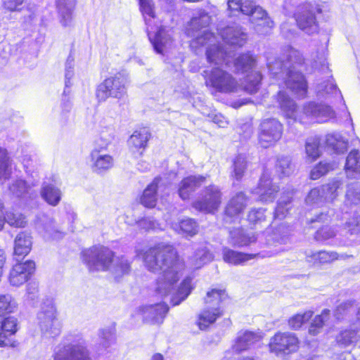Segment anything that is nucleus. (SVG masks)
Returning <instances> with one entry per match:
<instances>
[{
    "label": "nucleus",
    "mask_w": 360,
    "mask_h": 360,
    "mask_svg": "<svg viewBox=\"0 0 360 360\" xmlns=\"http://www.w3.org/2000/svg\"><path fill=\"white\" fill-rule=\"evenodd\" d=\"M257 254H248L237 252L231 249L223 251V259L225 262L233 265H238L257 257Z\"/></svg>",
    "instance_id": "nucleus-27"
},
{
    "label": "nucleus",
    "mask_w": 360,
    "mask_h": 360,
    "mask_svg": "<svg viewBox=\"0 0 360 360\" xmlns=\"http://www.w3.org/2000/svg\"><path fill=\"white\" fill-rule=\"evenodd\" d=\"M115 253L109 248L103 245H93L84 250L81 253L82 262L89 271H108L112 265Z\"/></svg>",
    "instance_id": "nucleus-4"
},
{
    "label": "nucleus",
    "mask_w": 360,
    "mask_h": 360,
    "mask_svg": "<svg viewBox=\"0 0 360 360\" xmlns=\"http://www.w3.org/2000/svg\"><path fill=\"white\" fill-rule=\"evenodd\" d=\"M5 221L6 219L5 214H4V205L1 201L0 200V231L3 229Z\"/></svg>",
    "instance_id": "nucleus-55"
},
{
    "label": "nucleus",
    "mask_w": 360,
    "mask_h": 360,
    "mask_svg": "<svg viewBox=\"0 0 360 360\" xmlns=\"http://www.w3.org/2000/svg\"><path fill=\"white\" fill-rule=\"evenodd\" d=\"M169 307L165 302L156 303L143 306L139 308L138 313L142 316L145 323L150 322L153 325H160L163 323Z\"/></svg>",
    "instance_id": "nucleus-16"
},
{
    "label": "nucleus",
    "mask_w": 360,
    "mask_h": 360,
    "mask_svg": "<svg viewBox=\"0 0 360 360\" xmlns=\"http://www.w3.org/2000/svg\"><path fill=\"white\" fill-rule=\"evenodd\" d=\"M151 360H164V357L162 354L155 353L153 355Z\"/></svg>",
    "instance_id": "nucleus-57"
},
{
    "label": "nucleus",
    "mask_w": 360,
    "mask_h": 360,
    "mask_svg": "<svg viewBox=\"0 0 360 360\" xmlns=\"http://www.w3.org/2000/svg\"><path fill=\"white\" fill-rule=\"evenodd\" d=\"M199 20H200V19H198V18H193L191 22V24L195 25L198 24Z\"/></svg>",
    "instance_id": "nucleus-58"
},
{
    "label": "nucleus",
    "mask_w": 360,
    "mask_h": 360,
    "mask_svg": "<svg viewBox=\"0 0 360 360\" xmlns=\"http://www.w3.org/2000/svg\"><path fill=\"white\" fill-rule=\"evenodd\" d=\"M69 335L64 338L62 346L53 355V360H92L87 347Z\"/></svg>",
    "instance_id": "nucleus-11"
},
{
    "label": "nucleus",
    "mask_w": 360,
    "mask_h": 360,
    "mask_svg": "<svg viewBox=\"0 0 360 360\" xmlns=\"http://www.w3.org/2000/svg\"><path fill=\"white\" fill-rule=\"evenodd\" d=\"M192 290L191 279L189 277L185 278L178 288L176 295L171 298V304L176 306L186 300Z\"/></svg>",
    "instance_id": "nucleus-29"
},
{
    "label": "nucleus",
    "mask_w": 360,
    "mask_h": 360,
    "mask_svg": "<svg viewBox=\"0 0 360 360\" xmlns=\"http://www.w3.org/2000/svg\"><path fill=\"white\" fill-rule=\"evenodd\" d=\"M248 198L243 192L236 193L226 204L224 211V220L233 222L239 218L247 207Z\"/></svg>",
    "instance_id": "nucleus-15"
},
{
    "label": "nucleus",
    "mask_w": 360,
    "mask_h": 360,
    "mask_svg": "<svg viewBox=\"0 0 360 360\" xmlns=\"http://www.w3.org/2000/svg\"><path fill=\"white\" fill-rule=\"evenodd\" d=\"M225 55L226 52L219 45H211L206 50L207 60L210 63H218L221 59H224Z\"/></svg>",
    "instance_id": "nucleus-39"
},
{
    "label": "nucleus",
    "mask_w": 360,
    "mask_h": 360,
    "mask_svg": "<svg viewBox=\"0 0 360 360\" xmlns=\"http://www.w3.org/2000/svg\"><path fill=\"white\" fill-rule=\"evenodd\" d=\"M276 101L281 109L285 112H294L296 105L294 101L284 91H279L276 95Z\"/></svg>",
    "instance_id": "nucleus-36"
},
{
    "label": "nucleus",
    "mask_w": 360,
    "mask_h": 360,
    "mask_svg": "<svg viewBox=\"0 0 360 360\" xmlns=\"http://www.w3.org/2000/svg\"><path fill=\"white\" fill-rule=\"evenodd\" d=\"M206 181L202 175H190L184 177L179 184L178 193L183 200L189 199L195 190Z\"/></svg>",
    "instance_id": "nucleus-19"
},
{
    "label": "nucleus",
    "mask_w": 360,
    "mask_h": 360,
    "mask_svg": "<svg viewBox=\"0 0 360 360\" xmlns=\"http://www.w3.org/2000/svg\"><path fill=\"white\" fill-rule=\"evenodd\" d=\"M257 63V55L250 51L239 54L233 61L237 73H248L245 77V88L251 94L258 91L262 80V75L259 71H252Z\"/></svg>",
    "instance_id": "nucleus-3"
},
{
    "label": "nucleus",
    "mask_w": 360,
    "mask_h": 360,
    "mask_svg": "<svg viewBox=\"0 0 360 360\" xmlns=\"http://www.w3.org/2000/svg\"><path fill=\"white\" fill-rule=\"evenodd\" d=\"M32 241L31 237L25 232L19 233L14 240L13 255L20 259H23L31 251Z\"/></svg>",
    "instance_id": "nucleus-25"
},
{
    "label": "nucleus",
    "mask_w": 360,
    "mask_h": 360,
    "mask_svg": "<svg viewBox=\"0 0 360 360\" xmlns=\"http://www.w3.org/2000/svg\"><path fill=\"white\" fill-rule=\"evenodd\" d=\"M266 217L264 213V210L261 208H253L250 210L247 215L248 221L252 225H255L258 223H261L265 221Z\"/></svg>",
    "instance_id": "nucleus-46"
},
{
    "label": "nucleus",
    "mask_w": 360,
    "mask_h": 360,
    "mask_svg": "<svg viewBox=\"0 0 360 360\" xmlns=\"http://www.w3.org/2000/svg\"><path fill=\"white\" fill-rule=\"evenodd\" d=\"M320 139L314 137L309 139L305 143L307 160L311 163L316 161L321 155Z\"/></svg>",
    "instance_id": "nucleus-31"
},
{
    "label": "nucleus",
    "mask_w": 360,
    "mask_h": 360,
    "mask_svg": "<svg viewBox=\"0 0 360 360\" xmlns=\"http://www.w3.org/2000/svg\"><path fill=\"white\" fill-rule=\"evenodd\" d=\"M252 7V11L250 13H246V15L250 17V21L255 25L257 30L265 34L269 32L274 26V21L261 6L255 3Z\"/></svg>",
    "instance_id": "nucleus-18"
},
{
    "label": "nucleus",
    "mask_w": 360,
    "mask_h": 360,
    "mask_svg": "<svg viewBox=\"0 0 360 360\" xmlns=\"http://www.w3.org/2000/svg\"><path fill=\"white\" fill-rule=\"evenodd\" d=\"M321 13H322V9L319 6L304 3L297 7L293 17L297 26L300 30L311 33L318 29L319 25L316 15Z\"/></svg>",
    "instance_id": "nucleus-12"
},
{
    "label": "nucleus",
    "mask_w": 360,
    "mask_h": 360,
    "mask_svg": "<svg viewBox=\"0 0 360 360\" xmlns=\"http://www.w3.org/2000/svg\"><path fill=\"white\" fill-rule=\"evenodd\" d=\"M161 181L160 176L155 177L143 190L140 196V203L146 208H154L158 202V190Z\"/></svg>",
    "instance_id": "nucleus-21"
},
{
    "label": "nucleus",
    "mask_w": 360,
    "mask_h": 360,
    "mask_svg": "<svg viewBox=\"0 0 360 360\" xmlns=\"http://www.w3.org/2000/svg\"><path fill=\"white\" fill-rule=\"evenodd\" d=\"M104 148H94L90 153L91 169L97 174H103L111 169L115 165V160L112 155L103 154Z\"/></svg>",
    "instance_id": "nucleus-17"
},
{
    "label": "nucleus",
    "mask_w": 360,
    "mask_h": 360,
    "mask_svg": "<svg viewBox=\"0 0 360 360\" xmlns=\"http://www.w3.org/2000/svg\"><path fill=\"white\" fill-rule=\"evenodd\" d=\"M345 169L347 172H360V153L358 150H352L347 157Z\"/></svg>",
    "instance_id": "nucleus-37"
},
{
    "label": "nucleus",
    "mask_w": 360,
    "mask_h": 360,
    "mask_svg": "<svg viewBox=\"0 0 360 360\" xmlns=\"http://www.w3.org/2000/svg\"><path fill=\"white\" fill-rule=\"evenodd\" d=\"M35 268V262L31 259L15 263L8 272V283L15 287L22 285L31 278Z\"/></svg>",
    "instance_id": "nucleus-13"
},
{
    "label": "nucleus",
    "mask_w": 360,
    "mask_h": 360,
    "mask_svg": "<svg viewBox=\"0 0 360 360\" xmlns=\"http://www.w3.org/2000/svg\"><path fill=\"white\" fill-rule=\"evenodd\" d=\"M18 307L11 295L0 294V347L14 348L18 345L14 337L20 329L19 321L12 315Z\"/></svg>",
    "instance_id": "nucleus-2"
},
{
    "label": "nucleus",
    "mask_w": 360,
    "mask_h": 360,
    "mask_svg": "<svg viewBox=\"0 0 360 360\" xmlns=\"http://www.w3.org/2000/svg\"><path fill=\"white\" fill-rule=\"evenodd\" d=\"M41 196L44 200L52 206H56L60 200V191L52 185H46L42 188Z\"/></svg>",
    "instance_id": "nucleus-35"
},
{
    "label": "nucleus",
    "mask_w": 360,
    "mask_h": 360,
    "mask_svg": "<svg viewBox=\"0 0 360 360\" xmlns=\"http://www.w3.org/2000/svg\"><path fill=\"white\" fill-rule=\"evenodd\" d=\"M353 305L352 301H345L339 304L334 309V316L336 319L340 320L349 311Z\"/></svg>",
    "instance_id": "nucleus-50"
},
{
    "label": "nucleus",
    "mask_w": 360,
    "mask_h": 360,
    "mask_svg": "<svg viewBox=\"0 0 360 360\" xmlns=\"http://www.w3.org/2000/svg\"><path fill=\"white\" fill-rule=\"evenodd\" d=\"M300 341L297 335L290 332H276L269 340L268 348L276 356H286L297 352Z\"/></svg>",
    "instance_id": "nucleus-10"
},
{
    "label": "nucleus",
    "mask_w": 360,
    "mask_h": 360,
    "mask_svg": "<svg viewBox=\"0 0 360 360\" xmlns=\"http://www.w3.org/2000/svg\"><path fill=\"white\" fill-rule=\"evenodd\" d=\"M341 185V181L333 179L325 186L326 192L331 195H335L337 191L340 188Z\"/></svg>",
    "instance_id": "nucleus-52"
},
{
    "label": "nucleus",
    "mask_w": 360,
    "mask_h": 360,
    "mask_svg": "<svg viewBox=\"0 0 360 360\" xmlns=\"http://www.w3.org/2000/svg\"><path fill=\"white\" fill-rule=\"evenodd\" d=\"M314 314L313 310L295 314L288 319V325L291 330H298L312 318Z\"/></svg>",
    "instance_id": "nucleus-28"
},
{
    "label": "nucleus",
    "mask_w": 360,
    "mask_h": 360,
    "mask_svg": "<svg viewBox=\"0 0 360 360\" xmlns=\"http://www.w3.org/2000/svg\"><path fill=\"white\" fill-rule=\"evenodd\" d=\"M151 138V133L146 127L135 129L128 140V146L131 155L135 158L142 157Z\"/></svg>",
    "instance_id": "nucleus-14"
},
{
    "label": "nucleus",
    "mask_w": 360,
    "mask_h": 360,
    "mask_svg": "<svg viewBox=\"0 0 360 360\" xmlns=\"http://www.w3.org/2000/svg\"><path fill=\"white\" fill-rule=\"evenodd\" d=\"M330 314L329 309H323L319 314L316 315L309 323L308 333L311 336H316L321 333Z\"/></svg>",
    "instance_id": "nucleus-26"
},
{
    "label": "nucleus",
    "mask_w": 360,
    "mask_h": 360,
    "mask_svg": "<svg viewBox=\"0 0 360 360\" xmlns=\"http://www.w3.org/2000/svg\"><path fill=\"white\" fill-rule=\"evenodd\" d=\"M27 0H4L3 7L10 11H20L22 10V6L26 2Z\"/></svg>",
    "instance_id": "nucleus-51"
},
{
    "label": "nucleus",
    "mask_w": 360,
    "mask_h": 360,
    "mask_svg": "<svg viewBox=\"0 0 360 360\" xmlns=\"http://www.w3.org/2000/svg\"><path fill=\"white\" fill-rule=\"evenodd\" d=\"M255 0H227L228 9L233 11L240 12L246 15L252 11Z\"/></svg>",
    "instance_id": "nucleus-34"
},
{
    "label": "nucleus",
    "mask_w": 360,
    "mask_h": 360,
    "mask_svg": "<svg viewBox=\"0 0 360 360\" xmlns=\"http://www.w3.org/2000/svg\"><path fill=\"white\" fill-rule=\"evenodd\" d=\"M140 11L147 21L148 18H154L155 13L153 5L148 0H143L139 2Z\"/></svg>",
    "instance_id": "nucleus-49"
},
{
    "label": "nucleus",
    "mask_w": 360,
    "mask_h": 360,
    "mask_svg": "<svg viewBox=\"0 0 360 360\" xmlns=\"http://www.w3.org/2000/svg\"><path fill=\"white\" fill-rule=\"evenodd\" d=\"M222 202L221 188L211 184L201 191L199 198L192 202V207L198 212L214 214L219 210Z\"/></svg>",
    "instance_id": "nucleus-5"
},
{
    "label": "nucleus",
    "mask_w": 360,
    "mask_h": 360,
    "mask_svg": "<svg viewBox=\"0 0 360 360\" xmlns=\"http://www.w3.org/2000/svg\"><path fill=\"white\" fill-rule=\"evenodd\" d=\"M236 238V243L238 247L248 246L257 240V237L254 234L249 235L243 232L242 229H239V232Z\"/></svg>",
    "instance_id": "nucleus-47"
},
{
    "label": "nucleus",
    "mask_w": 360,
    "mask_h": 360,
    "mask_svg": "<svg viewBox=\"0 0 360 360\" xmlns=\"http://www.w3.org/2000/svg\"><path fill=\"white\" fill-rule=\"evenodd\" d=\"M209 35V37H214V34L212 33H208L207 34Z\"/></svg>",
    "instance_id": "nucleus-59"
},
{
    "label": "nucleus",
    "mask_w": 360,
    "mask_h": 360,
    "mask_svg": "<svg viewBox=\"0 0 360 360\" xmlns=\"http://www.w3.org/2000/svg\"><path fill=\"white\" fill-rule=\"evenodd\" d=\"M357 331L353 329H345L339 333L336 342L339 345L347 347L356 341Z\"/></svg>",
    "instance_id": "nucleus-40"
},
{
    "label": "nucleus",
    "mask_w": 360,
    "mask_h": 360,
    "mask_svg": "<svg viewBox=\"0 0 360 360\" xmlns=\"http://www.w3.org/2000/svg\"><path fill=\"white\" fill-rule=\"evenodd\" d=\"M309 257L315 265L328 264L339 259V255L336 252L320 250L312 253Z\"/></svg>",
    "instance_id": "nucleus-33"
},
{
    "label": "nucleus",
    "mask_w": 360,
    "mask_h": 360,
    "mask_svg": "<svg viewBox=\"0 0 360 360\" xmlns=\"http://www.w3.org/2000/svg\"><path fill=\"white\" fill-rule=\"evenodd\" d=\"M336 236V232L329 226H323L319 228L314 233V238L318 242H325L333 238Z\"/></svg>",
    "instance_id": "nucleus-44"
},
{
    "label": "nucleus",
    "mask_w": 360,
    "mask_h": 360,
    "mask_svg": "<svg viewBox=\"0 0 360 360\" xmlns=\"http://www.w3.org/2000/svg\"><path fill=\"white\" fill-rule=\"evenodd\" d=\"M5 219L11 226L15 228H24L27 224L25 217L15 211L7 212L5 214Z\"/></svg>",
    "instance_id": "nucleus-42"
},
{
    "label": "nucleus",
    "mask_w": 360,
    "mask_h": 360,
    "mask_svg": "<svg viewBox=\"0 0 360 360\" xmlns=\"http://www.w3.org/2000/svg\"><path fill=\"white\" fill-rule=\"evenodd\" d=\"M276 169L280 178L288 176L292 172L291 161L287 157L278 158L276 160Z\"/></svg>",
    "instance_id": "nucleus-43"
},
{
    "label": "nucleus",
    "mask_w": 360,
    "mask_h": 360,
    "mask_svg": "<svg viewBox=\"0 0 360 360\" xmlns=\"http://www.w3.org/2000/svg\"><path fill=\"white\" fill-rule=\"evenodd\" d=\"M229 298L225 288H211L204 297V304L206 305H219L224 300Z\"/></svg>",
    "instance_id": "nucleus-30"
},
{
    "label": "nucleus",
    "mask_w": 360,
    "mask_h": 360,
    "mask_svg": "<svg viewBox=\"0 0 360 360\" xmlns=\"http://www.w3.org/2000/svg\"><path fill=\"white\" fill-rule=\"evenodd\" d=\"M111 335V332L109 330H101L100 331V336L102 339L107 340Z\"/></svg>",
    "instance_id": "nucleus-56"
},
{
    "label": "nucleus",
    "mask_w": 360,
    "mask_h": 360,
    "mask_svg": "<svg viewBox=\"0 0 360 360\" xmlns=\"http://www.w3.org/2000/svg\"><path fill=\"white\" fill-rule=\"evenodd\" d=\"M205 84L213 88L219 93H232L237 91L238 84L236 78L227 71L216 67L210 71L205 70L202 73Z\"/></svg>",
    "instance_id": "nucleus-6"
},
{
    "label": "nucleus",
    "mask_w": 360,
    "mask_h": 360,
    "mask_svg": "<svg viewBox=\"0 0 360 360\" xmlns=\"http://www.w3.org/2000/svg\"><path fill=\"white\" fill-rule=\"evenodd\" d=\"M131 271V262L127 259L124 255L118 257L114 266V272L116 277L129 275Z\"/></svg>",
    "instance_id": "nucleus-38"
},
{
    "label": "nucleus",
    "mask_w": 360,
    "mask_h": 360,
    "mask_svg": "<svg viewBox=\"0 0 360 360\" xmlns=\"http://www.w3.org/2000/svg\"><path fill=\"white\" fill-rule=\"evenodd\" d=\"M283 124L276 118L262 120L258 127L257 143L262 148L275 146L282 139Z\"/></svg>",
    "instance_id": "nucleus-8"
},
{
    "label": "nucleus",
    "mask_w": 360,
    "mask_h": 360,
    "mask_svg": "<svg viewBox=\"0 0 360 360\" xmlns=\"http://www.w3.org/2000/svg\"><path fill=\"white\" fill-rule=\"evenodd\" d=\"M223 312L219 307L206 308L198 316L196 325L201 330H207L211 325L222 316Z\"/></svg>",
    "instance_id": "nucleus-23"
},
{
    "label": "nucleus",
    "mask_w": 360,
    "mask_h": 360,
    "mask_svg": "<svg viewBox=\"0 0 360 360\" xmlns=\"http://www.w3.org/2000/svg\"><path fill=\"white\" fill-rule=\"evenodd\" d=\"M333 168L330 163L320 161L311 169L309 179L311 180H317L327 174L330 170H333Z\"/></svg>",
    "instance_id": "nucleus-41"
},
{
    "label": "nucleus",
    "mask_w": 360,
    "mask_h": 360,
    "mask_svg": "<svg viewBox=\"0 0 360 360\" xmlns=\"http://www.w3.org/2000/svg\"><path fill=\"white\" fill-rule=\"evenodd\" d=\"M163 30L162 27H159L153 38L149 36L150 41L153 46L154 49L158 53H163L165 44L163 41L164 37L162 35Z\"/></svg>",
    "instance_id": "nucleus-45"
},
{
    "label": "nucleus",
    "mask_w": 360,
    "mask_h": 360,
    "mask_svg": "<svg viewBox=\"0 0 360 360\" xmlns=\"http://www.w3.org/2000/svg\"><path fill=\"white\" fill-rule=\"evenodd\" d=\"M127 78L118 72L106 77L96 89V97L99 102L108 98L120 99L127 93Z\"/></svg>",
    "instance_id": "nucleus-7"
},
{
    "label": "nucleus",
    "mask_w": 360,
    "mask_h": 360,
    "mask_svg": "<svg viewBox=\"0 0 360 360\" xmlns=\"http://www.w3.org/2000/svg\"><path fill=\"white\" fill-rule=\"evenodd\" d=\"M259 198L262 202H273L278 193L279 186L273 182L271 178L267 175H262L257 184Z\"/></svg>",
    "instance_id": "nucleus-20"
},
{
    "label": "nucleus",
    "mask_w": 360,
    "mask_h": 360,
    "mask_svg": "<svg viewBox=\"0 0 360 360\" xmlns=\"http://www.w3.org/2000/svg\"><path fill=\"white\" fill-rule=\"evenodd\" d=\"M175 230L185 236H193L198 231V225L195 220L186 218L180 220L176 224Z\"/></svg>",
    "instance_id": "nucleus-32"
},
{
    "label": "nucleus",
    "mask_w": 360,
    "mask_h": 360,
    "mask_svg": "<svg viewBox=\"0 0 360 360\" xmlns=\"http://www.w3.org/2000/svg\"><path fill=\"white\" fill-rule=\"evenodd\" d=\"M245 167H238L236 166L233 169V177L236 180H240L245 173Z\"/></svg>",
    "instance_id": "nucleus-54"
},
{
    "label": "nucleus",
    "mask_w": 360,
    "mask_h": 360,
    "mask_svg": "<svg viewBox=\"0 0 360 360\" xmlns=\"http://www.w3.org/2000/svg\"><path fill=\"white\" fill-rule=\"evenodd\" d=\"M212 121L217 124L219 127H224L226 124L227 121L224 117L221 114H215L212 117Z\"/></svg>",
    "instance_id": "nucleus-53"
},
{
    "label": "nucleus",
    "mask_w": 360,
    "mask_h": 360,
    "mask_svg": "<svg viewBox=\"0 0 360 360\" xmlns=\"http://www.w3.org/2000/svg\"><path fill=\"white\" fill-rule=\"evenodd\" d=\"M8 161V158L6 150L0 148V179H6L9 177V174L7 173L9 166Z\"/></svg>",
    "instance_id": "nucleus-48"
},
{
    "label": "nucleus",
    "mask_w": 360,
    "mask_h": 360,
    "mask_svg": "<svg viewBox=\"0 0 360 360\" xmlns=\"http://www.w3.org/2000/svg\"><path fill=\"white\" fill-rule=\"evenodd\" d=\"M285 84L295 94L305 96L307 93V82L304 76L298 72H290Z\"/></svg>",
    "instance_id": "nucleus-22"
},
{
    "label": "nucleus",
    "mask_w": 360,
    "mask_h": 360,
    "mask_svg": "<svg viewBox=\"0 0 360 360\" xmlns=\"http://www.w3.org/2000/svg\"><path fill=\"white\" fill-rule=\"evenodd\" d=\"M260 340V337L252 331H245L237 337L232 347L233 351L236 354L248 350L251 345Z\"/></svg>",
    "instance_id": "nucleus-24"
},
{
    "label": "nucleus",
    "mask_w": 360,
    "mask_h": 360,
    "mask_svg": "<svg viewBox=\"0 0 360 360\" xmlns=\"http://www.w3.org/2000/svg\"><path fill=\"white\" fill-rule=\"evenodd\" d=\"M41 330L51 338L58 337L61 333L62 325L59 314L53 301L43 302L41 311L37 314Z\"/></svg>",
    "instance_id": "nucleus-9"
},
{
    "label": "nucleus",
    "mask_w": 360,
    "mask_h": 360,
    "mask_svg": "<svg viewBox=\"0 0 360 360\" xmlns=\"http://www.w3.org/2000/svg\"><path fill=\"white\" fill-rule=\"evenodd\" d=\"M144 266L150 272H162L166 290L172 289L178 283L185 262L172 244L159 243L139 252Z\"/></svg>",
    "instance_id": "nucleus-1"
}]
</instances>
